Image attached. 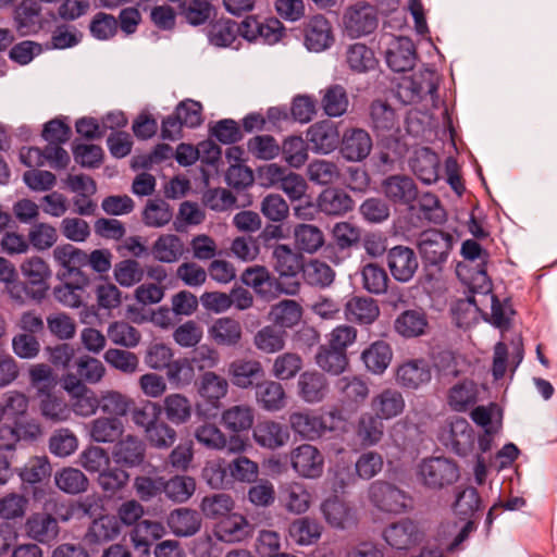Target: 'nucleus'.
<instances>
[{
	"instance_id": "6",
	"label": "nucleus",
	"mask_w": 557,
	"mask_h": 557,
	"mask_svg": "<svg viewBox=\"0 0 557 557\" xmlns=\"http://www.w3.org/2000/svg\"><path fill=\"white\" fill-rule=\"evenodd\" d=\"M237 27L239 36L249 42L273 45L284 35V26L276 17L260 18L257 15H249L237 23Z\"/></svg>"
},
{
	"instance_id": "13",
	"label": "nucleus",
	"mask_w": 557,
	"mask_h": 557,
	"mask_svg": "<svg viewBox=\"0 0 557 557\" xmlns=\"http://www.w3.org/2000/svg\"><path fill=\"white\" fill-rule=\"evenodd\" d=\"M461 255L465 260L475 262V275L468 283L473 292L487 294L491 292V281L486 273L488 252L474 239H467L462 243Z\"/></svg>"
},
{
	"instance_id": "34",
	"label": "nucleus",
	"mask_w": 557,
	"mask_h": 557,
	"mask_svg": "<svg viewBox=\"0 0 557 557\" xmlns=\"http://www.w3.org/2000/svg\"><path fill=\"white\" fill-rule=\"evenodd\" d=\"M145 457V444L135 435H126L116 443L113 458L116 463L134 467L139 465Z\"/></svg>"
},
{
	"instance_id": "17",
	"label": "nucleus",
	"mask_w": 557,
	"mask_h": 557,
	"mask_svg": "<svg viewBox=\"0 0 557 557\" xmlns=\"http://www.w3.org/2000/svg\"><path fill=\"white\" fill-rule=\"evenodd\" d=\"M387 265L396 281L408 282L418 269V259L411 248L399 245L388 250Z\"/></svg>"
},
{
	"instance_id": "50",
	"label": "nucleus",
	"mask_w": 557,
	"mask_h": 557,
	"mask_svg": "<svg viewBox=\"0 0 557 557\" xmlns=\"http://www.w3.org/2000/svg\"><path fill=\"white\" fill-rule=\"evenodd\" d=\"M376 26L377 20L372 7L350 8V37L370 34Z\"/></svg>"
},
{
	"instance_id": "2",
	"label": "nucleus",
	"mask_w": 557,
	"mask_h": 557,
	"mask_svg": "<svg viewBox=\"0 0 557 557\" xmlns=\"http://www.w3.org/2000/svg\"><path fill=\"white\" fill-rule=\"evenodd\" d=\"M348 326L335 327L326 344L321 345L315 354V363L323 371L332 374H342L348 366Z\"/></svg>"
},
{
	"instance_id": "61",
	"label": "nucleus",
	"mask_w": 557,
	"mask_h": 557,
	"mask_svg": "<svg viewBox=\"0 0 557 557\" xmlns=\"http://www.w3.org/2000/svg\"><path fill=\"white\" fill-rule=\"evenodd\" d=\"M285 506L288 511L304 513L310 507L311 496L306 487L297 482L288 483L284 487Z\"/></svg>"
},
{
	"instance_id": "8",
	"label": "nucleus",
	"mask_w": 557,
	"mask_h": 557,
	"mask_svg": "<svg viewBox=\"0 0 557 557\" xmlns=\"http://www.w3.org/2000/svg\"><path fill=\"white\" fill-rule=\"evenodd\" d=\"M382 536L389 547L408 550L422 542L424 532L417 521L403 518L387 524L382 532Z\"/></svg>"
},
{
	"instance_id": "53",
	"label": "nucleus",
	"mask_w": 557,
	"mask_h": 557,
	"mask_svg": "<svg viewBox=\"0 0 557 557\" xmlns=\"http://www.w3.org/2000/svg\"><path fill=\"white\" fill-rule=\"evenodd\" d=\"M51 465L47 456H35L21 469L20 476L23 482L29 484L41 483L51 475Z\"/></svg>"
},
{
	"instance_id": "31",
	"label": "nucleus",
	"mask_w": 557,
	"mask_h": 557,
	"mask_svg": "<svg viewBox=\"0 0 557 557\" xmlns=\"http://www.w3.org/2000/svg\"><path fill=\"white\" fill-rule=\"evenodd\" d=\"M410 166L417 177L425 184H432L438 180L440 159L430 148L418 150L410 161Z\"/></svg>"
},
{
	"instance_id": "21",
	"label": "nucleus",
	"mask_w": 557,
	"mask_h": 557,
	"mask_svg": "<svg viewBox=\"0 0 557 557\" xmlns=\"http://www.w3.org/2000/svg\"><path fill=\"white\" fill-rule=\"evenodd\" d=\"M370 406L382 420H392L404 412L406 401L398 389L387 387L372 397Z\"/></svg>"
},
{
	"instance_id": "19",
	"label": "nucleus",
	"mask_w": 557,
	"mask_h": 557,
	"mask_svg": "<svg viewBox=\"0 0 557 557\" xmlns=\"http://www.w3.org/2000/svg\"><path fill=\"white\" fill-rule=\"evenodd\" d=\"M307 140L314 152L326 154L337 148L341 136L337 127L332 122L321 121L308 128Z\"/></svg>"
},
{
	"instance_id": "52",
	"label": "nucleus",
	"mask_w": 557,
	"mask_h": 557,
	"mask_svg": "<svg viewBox=\"0 0 557 557\" xmlns=\"http://www.w3.org/2000/svg\"><path fill=\"white\" fill-rule=\"evenodd\" d=\"M301 307L295 300H282L270 311V319L282 327H293L301 319Z\"/></svg>"
},
{
	"instance_id": "42",
	"label": "nucleus",
	"mask_w": 557,
	"mask_h": 557,
	"mask_svg": "<svg viewBox=\"0 0 557 557\" xmlns=\"http://www.w3.org/2000/svg\"><path fill=\"white\" fill-rule=\"evenodd\" d=\"M392 348L384 341L373 343L361 355L367 369L376 374H381L386 370L392 361Z\"/></svg>"
},
{
	"instance_id": "47",
	"label": "nucleus",
	"mask_w": 557,
	"mask_h": 557,
	"mask_svg": "<svg viewBox=\"0 0 557 557\" xmlns=\"http://www.w3.org/2000/svg\"><path fill=\"white\" fill-rule=\"evenodd\" d=\"M55 485L64 493L76 495L83 493L88 487V479L76 468L67 467L55 472Z\"/></svg>"
},
{
	"instance_id": "54",
	"label": "nucleus",
	"mask_w": 557,
	"mask_h": 557,
	"mask_svg": "<svg viewBox=\"0 0 557 557\" xmlns=\"http://www.w3.org/2000/svg\"><path fill=\"white\" fill-rule=\"evenodd\" d=\"M296 245L299 249L313 253L324 244L321 230L311 224H299L294 230Z\"/></svg>"
},
{
	"instance_id": "14",
	"label": "nucleus",
	"mask_w": 557,
	"mask_h": 557,
	"mask_svg": "<svg viewBox=\"0 0 557 557\" xmlns=\"http://www.w3.org/2000/svg\"><path fill=\"white\" fill-rule=\"evenodd\" d=\"M252 438L259 447L276 450L289 442L290 434L286 424L265 418L253 425Z\"/></svg>"
},
{
	"instance_id": "7",
	"label": "nucleus",
	"mask_w": 557,
	"mask_h": 557,
	"mask_svg": "<svg viewBox=\"0 0 557 557\" xmlns=\"http://www.w3.org/2000/svg\"><path fill=\"white\" fill-rule=\"evenodd\" d=\"M419 475L424 485L438 490L454 484L460 474L454 460L446 457H431L423 459L419 465Z\"/></svg>"
},
{
	"instance_id": "51",
	"label": "nucleus",
	"mask_w": 557,
	"mask_h": 557,
	"mask_svg": "<svg viewBox=\"0 0 557 557\" xmlns=\"http://www.w3.org/2000/svg\"><path fill=\"white\" fill-rule=\"evenodd\" d=\"M384 434L383 420L376 414L364 413L360 417L357 435L361 443L367 446L375 445Z\"/></svg>"
},
{
	"instance_id": "3",
	"label": "nucleus",
	"mask_w": 557,
	"mask_h": 557,
	"mask_svg": "<svg viewBox=\"0 0 557 557\" xmlns=\"http://www.w3.org/2000/svg\"><path fill=\"white\" fill-rule=\"evenodd\" d=\"M22 274L27 278L33 287H28L22 283H14L10 287L12 298L23 301L24 297H29L35 300H41L46 296L47 280L50 277L49 265L40 257H32L25 260L21 265Z\"/></svg>"
},
{
	"instance_id": "26",
	"label": "nucleus",
	"mask_w": 557,
	"mask_h": 557,
	"mask_svg": "<svg viewBox=\"0 0 557 557\" xmlns=\"http://www.w3.org/2000/svg\"><path fill=\"white\" fill-rule=\"evenodd\" d=\"M250 534L249 523L239 513H231L222 519L214 527V535L219 541L225 543H237L244 541Z\"/></svg>"
},
{
	"instance_id": "46",
	"label": "nucleus",
	"mask_w": 557,
	"mask_h": 557,
	"mask_svg": "<svg viewBox=\"0 0 557 557\" xmlns=\"http://www.w3.org/2000/svg\"><path fill=\"white\" fill-rule=\"evenodd\" d=\"M257 398L268 411H278L285 406V391L281 383L267 381L257 385Z\"/></svg>"
},
{
	"instance_id": "32",
	"label": "nucleus",
	"mask_w": 557,
	"mask_h": 557,
	"mask_svg": "<svg viewBox=\"0 0 557 557\" xmlns=\"http://www.w3.org/2000/svg\"><path fill=\"white\" fill-rule=\"evenodd\" d=\"M120 534L117 519L113 516H101L95 519L84 535L87 545H101L114 540Z\"/></svg>"
},
{
	"instance_id": "64",
	"label": "nucleus",
	"mask_w": 557,
	"mask_h": 557,
	"mask_svg": "<svg viewBox=\"0 0 557 557\" xmlns=\"http://www.w3.org/2000/svg\"><path fill=\"white\" fill-rule=\"evenodd\" d=\"M253 344L265 354L280 351L285 345L284 332L276 330L274 326L267 325L257 332Z\"/></svg>"
},
{
	"instance_id": "63",
	"label": "nucleus",
	"mask_w": 557,
	"mask_h": 557,
	"mask_svg": "<svg viewBox=\"0 0 557 557\" xmlns=\"http://www.w3.org/2000/svg\"><path fill=\"white\" fill-rule=\"evenodd\" d=\"M144 269L134 259H125L114 265L115 281L123 287H131L139 283L144 277Z\"/></svg>"
},
{
	"instance_id": "30",
	"label": "nucleus",
	"mask_w": 557,
	"mask_h": 557,
	"mask_svg": "<svg viewBox=\"0 0 557 557\" xmlns=\"http://www.w3.org/2000/svg\"><path fill=\"white\" fill-rule=\"evenodd\" d=\"M200 515L189 508H177L168 516L166 523L177 536H191L201 528Z\"/></svg>"
},
{
	"instance_id": "10",
	"label": "nucleus",
	"mask_w": 557,
	"mask_h": 557,
	"mask_svg": "<svg viewBox=\"0 0 557 557\" xmlns=\"http://www.w3.org/2000/svg\"><path fill=\"white\" fill-rule=\"evenodd\" d=\"M417 247L426 263L437 265L447 260L453 247V236L438 230H426L420 233Z\"/></svg>"
},
{
	"instance_id": "49",
	"label": "nucleus",
	"mask_w": 557,
	"mask_h": 557,
	"mask_svg": "<svg viewBox=\"0 0 557 557\" xmlns=\"http://www.w3.org/2000/svg\"><path fill=\"white\" fill-rule=\"evenodd\" d=\"M108 338L117 346L125 348L136 347L140 339V332L128 322L115 321L108 326Z\"/></svg>"
},
{
	"instance_id": "4",
	"label": "nucleus",
	"mask_w": 557,
	"mask_h": 557,
	"mask_svg": "<svg viewBox=\"0 0 557 557\" xmlns=\"http://www.w3.org/2000/svg\"><path fill=\"white\" fill-rule=\"evenodd\" d=\"M289 424L292 430L306 440H314L322 436L329 429L330 432L342 430L345 431L346 421L336 412H330L329 421L311 414L307 411L293 412L289 416Z\"/></svg>"
},
{
	"instance_id": "44",
	"label": "nucleus",
	"mask_w": 557,
	"mask_h": 557,
	"mask_svg": "<svg viewBox=\"0 0 557 557\" xmlns=\"http://www.w3.org/2000/svg\"><path fill=\"white\" fill-rule=\"evenodd\" d=\"M290 539L298 545H310L321 536V525L309 517L294 520L288 528Z\"/></svg>"
},
{
	"instance_id": "11",
	"label": "nucleus",
	"mask_w": 557,
	"mask_h": 557,
	"mask_svg": "<svg viewBox=\"0 0 557 557\" xmlns=\"http://www.w3.org/2000/svg\"><path fill=\"white\" fill-rule=\"evenodd\" d=\"M369 499L375 508L387 513H401L408 507L406 493L385 481H375L370 485Z\"/></svg>"
},
{
	"instance_id": "33",
	"label": "nucleus",
	"mask_w": 557,
	"mask_h": 557,
	"mask_svg": "<svg viewBox=\"0 0 557 557\" xmlns=\"http://www.w3.org/2000/svg\"><path fill=\"white\" fill-rule=\"evenodd\" d=\"M273 267L281 277L294 278L302 270L301 255L294 251L287 245H277L272 253Z\"/></svg>"
},
{
	"instance_id": "37",
	"label": "nucleus",
	"mask_w": 557,
	"mask_h": 557,
	"mask_svg": "<svg viewBox=\"0 0 557 557\" xmlns=\"http://www.w3.org/2000/svg\"><path fill=\"white\" fill-rule=\"evenodd\" d=\"M161 406L166 419L173 424L187 423L193 414L190 400L183 394L173 393L164 397Z\"/></svg>"
},
{
	"instance_id": "39",
	"label": "nucleus",
	"mask_w": 557,
	"mask_h": 557,
	"mask_svg": "<svg viewBox=\"0 0 557 557\" xmlns=\"http://www.w3.org/2000/svg\"><path fill=\"white\" fill-rule=\"evenodd\" d=\"M298 386L301 398L307 403H319L327 393V381L318 371L304 372L298 380Z\"/></svg>"
},
{
	"instance_id": "55",
	"label": "nucleus",
	"mask_w": 557,
	"mask_h": 557,
	"mask_svg": "<svg viewBox=\"0 0 557 557\" xmlns=\"http://www.w3.org/2000/svg\"><path fill=\"white\" fill-rule=\"evenodd\" d=\"M302 277L311 286L326 287L334 280L332 268L320 260H311L302 267Z\"/></svg>"
},
{
	"instance_id": "28",
	"label": "nucleus",
	"mask_w": 557,
	"mask_h": 557,
	"mask_svg": "<svg viewBox=\"0 0 557 557\" xmlns=\"http://www.w3.org/2000/svg\"><path fill=\"white\" fill-rule=\"evenodd\" d=\"M209 337L220 346L234 347L239 344L243 327L238 320L231 317L216 319L208 330Z\"/></svg>"
},
{
	"instance_id": "25",
	"label": "nucleus",
	"mask_w": 557,
	"mask_h": 557,
	"mask_svg": "<svg viewBox=\"0 0 557 557\" xmlns=\"http://www.w3.org/2000/svg\"><path fill=\"white\" fill-rule=\"evenodd\" d=\"M14 24L17 32L27 36L41 28V5L37 0H23L14 9Z\"/></svg>"
},
{
	"instance_id": "43",
	"label": "nucleus",
	"mask_w": 557,
	"mask_h": 557,
	"mask_svg": "<svg viewBox=\"0 0 557 557\" xmlns=\"http://www.w3.org/2000/svg\"><path fill=\"white\" fill-rule=\"evenodd\" d=\"M124 432V424L117 418H98L91 421L89 434L97 443H113Z\"/></svg>"
},
{
	"instance_id": "62",
	"label": "nucleus",
	"mask_w": 557,
	"mask_h": 557,
	"mask_svg": "<svg viewBox=\"0 0 557 557\" xmlns=\"http://www.w3.org/2000/svg\"><path fill=\"white\" fill-rule=\"evenodd\" d=\"M238 35V27L235 21L221 20L210 27L209 40L216 47H231L236 41Z\"/></svg>"
},
{
	"instance_id": "35",
	"label": "nucleus",
	"mask_w": 557,
	"mask_h": 557,
	"mask_svg": "<svg viewBox=\"0 0 557 557\" xmlns=\"http://www.w3.org/2000/svg\"><path fill=\"white\" fill-rule=\"evenodd\" d=\"M333 41L330 23L321 15L310 20L306 28L305 44L311 51L320 52Z\"/></svg>"
},
{
	"instance_id": "27",
	"label": "nucleus",
	"mask_w": 557,
	"mask_h": 557,
	"mask_svg": "<svg viewBox=\"0 0 557 557\" xmlns=\"http://www.w3.org/2000/svg\"><path fill=\"white\" fill-rule=\"evenodd\" d=\"M479 400V387L472 380L454 384L447 393V404L456 412H466Z\"/></svg>"
},
{
	"instance_id": "38",
	"label": "nucleus",
	"mask_w": 557,
	"mask_h": 557,
	"mask_svg": "<svg viewBox=\"0 0 557 557\" xmlns=\"http://www.w3.org/2000/svg\"><path fill=\"white\" fill-rule=\"evenodd\" d=\"M183 240L175 234H163L157 238L151 248L153 258L163 263L178 261L184 255Z\"/></svg>"
},
{
	"instance_id": "9",
	"label": "nucleus",
	"mask_w": 557,
	"mask_h": 557,
	"mask_svg": "<svg viewBox=\"0 0 557 557\" xmlns=\"http://www.w3.org/2000/svg\"><path fill=\"white\" fill-rule=\"evenodd\" d=\"M348 472L346 469L335 472L332 481L334 496L322 504V511L326 521L334 528H345L348 519V507L345 500Z\"/></svg>"
},
{
	"instance_id": "22",
	"label": "nucleus",
	"mask_w": 557,
	"mask_h": 557,
	"mask_svg": "<svg viewBox=\"0 0 557 557\" xmlns=\"http://www.w3.org/2000/svg\"><path fill=\"white\" fill-rule=\"evenodd\" d=\"M417 59L416 48L408 37L395 38L386 52V62L394 72H407L414 67Z\"/></svg>"
},
{
	"instance_id": "56",
	"label": "nucleus",
	"mask_w": 557,
	"mask_h": 557,
	"mask_svg": "<svg viewBox=\"0 0 557 557\" xmlns=\"http://www.w3.org/2000/svg\"><path fill=\"white\" fill-rule=\"evenodd\" d=\"M196 482L191 476L175 475L164 480L163 492L166 497L176 503H184L195 493Z\"/></svg>"
},
{
	"instance_id": "23",
	"label": "nucleus",
	"mask_w": 557,
	"mask_h": 557,
	"mask_svg": "<svg viewBox=\"0 0 557 557\" xmlns=\"http://www.w3.org/2000/svg\"><path fill=\"white\" fill-rule=\"evenodd\" d=\"M25 532L28 537L42 544H49L59 535L57 519L47 512H34L25 522Z\"/></svg>"
},
{
	"instance_id": "20",
	"label": "nucleus",
	"mask_w": 557,
	"mask_h": 557,
	"mask_svg": "<svg viewBox=\"0 0 557 557\" xmlns=\"http://www.w3.org/2000/svg\"><path fill=\"white\" fill-rule=\"evenodd\" d=\"M384 195L394 203L411 205L418 199V187L407 175H391L382 183Z\"/></svg>"
},
{
	"instance_id": "57",
	"label": "nucleus",
	"mask_w": 557,
	"mask_h": 557,
	"mask_svg": "<svg viewBox=\"0 0 557 557\" xmlns=\"http://www.w3.org/2000/svg\"><path fill=\"white\" fill-rule=\"evenodd\" d=\"M29 408V398L22 392L10 391L4 394L3 404H0L2 416L14 422L23 419Z\"/></svg>"
},
{
	"instance_id": "60",
	"label": "nucleus",
	"mask_w": 557,
	"mask_h": 557,
	"mask_svg": "<svg viewBox=\"0 0 557 557\" xmlns=\"http://www.w3.org/2000/svg\"><path fill=\"white\" fill-rule=\"evenodd\" d=\"M284 160L293 168L302 166L308 159V146L300 136H289L280 146Z\"/></svg>"
},
{
	"instance_id": "16",
	"label": "nucleus",
	"mask_w": 557,
	"mask_h": 557,
	"mask_svg": "<svg viewBox=\"0 0 557 557\" xmlns=\"http://www.w3.org/2000/svg\"><path fill=\"white\" fill-rule=\"evenodd\" d=\"M432 372L429 362L424 359H411L396 370L395 381L405 389H418L431 382Z\"/></svg>"
},
{
	"instance_id": "29",
	"label": "nucleus",
	"mask_w": 557,
	"mask_h": 557,
	"mask_svg": "<svg viewBox=\"0 0 557 557\" xmlns=\"http://www.w3.org/2000/svg\"><path fill=\"white\" fill-rule=\"evenodd\" d=\"M90 280L86 274H79L73 282H65L53 288L57 301L69 308H79Z\"/></svg>"
},
{
	"instance_id": "5",
	"label": "nucleus",
	"mask_w": 557,
	"mask_h": 557,
	"mask_svg": "<svg viewBox=\"0 0 557 557\" xmlns=\"http://www.w3.org/2000/svg\"><path fill=\"white\" fill-rule=\"evenodd\" d=\"M242 282L267 299L275 297L278 293L295 295L299 290V283L297 281H292L287 284L278 282L261 265L247 268L242 274Z\"/></svg>"
},
{
	"instance_id": "59",
	"label": "nucleus",
	"mask_w": 557,
	"mask_h": 557,
	"mask_svg": "<svg viewBox=\"0 0 557 557\" xmlns=\"http://www.w3.org/2000/svg\"><path fill=\"white\" fill-rule=\"evenodd\" d=\"M233 507V498L224 493L206 496L200 505L203 515L209 519H222L231 515Z\"/></svg>"
},
{
	"instance_id": "36",
	"label": "nucleus",
	"mask_w": 557,
	"mask_h": 557,
	"mask_svg": "<svg viewBox=\"0 0 557 557\" xmlns=\"http://www.w3.org/2000/svg\"><path fill=\"white\" fill-rule=\"evenodd\" d=\"M428 318L421 310H406L394 321V329L397 334L405 338H413L425 333Z\"/></svg>"
},
{
	"instance_id": "24",
	"label": "nucleus",
	"mask_w": 557,
	"mask_h": 557,
	"mask_svg": "<svg viewBox=\"0 0 557 557\" xmlns=\"http://www.w3.org/2000/svg\"><path fill=\"white\" fill-rule=\"evenodd\" d=\"M53 259L55 263L62 269L61 276L63 278L69 276L77 277L84 274L81 269L87 265L86 252L72 244L59 245L53 249Z\"/></svg>"
},
{
	"instance_id": "1",
	"label": "nucleus",
	"mask_w": 557,
	"mask_h": 557,
	"mask_svg": "<svg viewBox=\"0 0 557 557\" xmlns=\"http://www.w3.org/2000/svg\"><path fill=\"white\" fill-rule=\"evenodd\" d=\"M481 498L479 492L473 486L465 487L456 495L454 511L461 520H467L459 529L457 522L442 523L438 535L442 537L455 535L453 542L447 546L449 552L455 550L473 530L474 523L470 518L480 509Z\"/></svg>"
},
{
	"instance_id": "40",
	"label": "nucleus",
	"mask_w": 557,
	"mask_h": 557,
	"mask_svg": "<svg viewBox=\"0 0 557 557\" xmlns=\"http://www.w3.org/2000/svg\"><path fill=\"white\" fill-rule=\"evenodd\" d=\"M221 421L227 430L234 433L248 431L253 428L255 410L246 404L234 405L223 411Z\"/></svg>"
},
{
	"instance_id": "15",
	"label": "nucleus",
	"mask_w": 557,
	"mask_h": 557,
	"mask_svg": "<svg viewBox=\"0 0 557 557\" xmlns=\"http://www.w3.org/2000/svg\"><path fill=\"white\" fill-rule=\"evenodd\" d=\"M292 467L301 476L317 479L322 475L324 458L320 450L310 445L302 444L290 454Z\"/></svg>"
},
{
	"instance_id": "12",
	"label": "nucleus",
	"mask_w": 557,
	"mask_h": 557,
	"mask_svg": "<svg viewBox=\"0 0 557 557\" xmlns=\"http://www.w3.org/2000/svg\"><path fill=\"white\" fill-rule=\"evenodd\" d=\"M440 440L455 454L465 457L473 450L475 434L465 418L455 417L443 429Z\"/></svg>"
},
{
	"instance_id": "58",
	"label": "nucleus",
	"mask_w": 557,
	"mask_h": 557,
	"mask_svg": "<svg viewBox=\"0 0 557 557\" xmlns=\"http://www.w3.org/2000/svg\"><path fill=\"white\" fill-rule=\"evenodd\" d=\"M195 375L193 361L188 358H178L173 360L166 369L168 380L177 388L190 385L195 380Z\"/></svg>"
},
{
	"instance_id": "41",
	"label": "nucleus",
	"mask_w": 557,
	"mask_h": 557,
	"mask_svg": "<svg viewBox=\"0 0 557 557\" xmlns=\"http://www.w3.org/2000/svg\"><path fill=\"white\" fill-rule=\"evenodd\" d=\"M228 391V383L226 379L216 374L215 372H205L201 375L198 393L201 398L216 407L222 398H224Z\"/></svg>"
},
{
	"instance_id": "48",
	"label": "nucleus",
	"mask_w": 557,
	"mask_h": 557,
	"mask_svg": "<svg viewBox=\"0 0 557 557\" xmlns=\"http://www.w3.org/2000/svg\"><path fill=\"white\" fill-rule=\"evenodd\" d=\"M104 361L123 374L132 375L139 370V358L126 349L109 348L103 355Z\"/></svg>"
},
{
	"instance_id": "18",
	"label": "nucleus",
	"mask_w": 557,
	"mask_h": 557,
	"mask_svg": "<svg viewBox=\"0 0 557 557\" xmlns=\"http://www.w3.org/2000/svg\"><path fill=\"white\" fill-rule=\"evenodd\" d=\"M227 374L234 386L246 389L263 379L264 371L260 361L240 358L230 363Z\"/></svg>"
},
{
	"instance_id": "45",
	"label": "nucleus",
	"mask_w": 557,
	"mask_h": 557,
	"mask_svg": "<svg viewBox=\"0 0 557 557\" xmlns=\"http://www.w3.org/2000/svg\"><path fill=\"white\" fill-rule=\"evenodd\" d=\"M39 409L41 416L52 423L67 421L72 416V408L69 404L51 393L45 394L40 399Z\"/></svg>"
}]
</instances>
